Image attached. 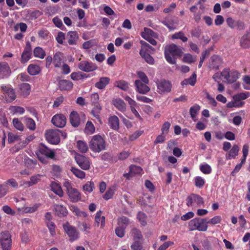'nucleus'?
I'll list each match as a JSON object with an SVG mask.
<instances>
[{"label": "nucleus", "mask_w": 250, "mask_h": 250, "mask_svg": "<svg viewBox=\"0 0 250 250\" xmlns=\"http://www.w3.org/2000/svg\"><path fill=\"white\" fill-rule=\"evenodd\" d=\"M89 146L91 151L95 153H100L106 149V145L104 139L99 135L92 136L89 143Z\"/></svg>", "instance_id": "nucleus-1"}, {"label": "nucleus", "mask_w": 250, "mask_h": 250, "mask_svg": "<svg viewBox=\"0 0 250 250\" xmlns=\"http://www.w3.org/2000/svg\"><path fill=\"white\" fill-rule=\"evenodd\" d=\"M207 219H202L196 217L188 222V228L190 230H198L200 231H206L208 229Z\"/></svg>", "instance_id": "nucleus-2"}, {"label": "nucleus", "mask_w": 250, "mask_h": 250, "mask_svg": "<svg viewBox=\"0 0 250 250\" xmlns=\"http://www.w3.org/2000/svg\"><path fill=\"white\" fill-rule=\"evenodd\" d=\"M186 205L192 209H196V208L204 206L205 201L202 196L192 193L187 197Z\"/></svg>", "instance_id": "nucleus-3"}, {"label": "nucleus", "mask_w": 250, "mask_h": 250, "mask_svg": "<svg viewBox=\"0 0 250 250\" xmlns=\"http://www.w3.org/2000/svg\"><path fill=\"white\" fill-rule=\"evenodd\" d=\"M63 135L62 133L58 129H49L45 133V139L50 144L57 145L60 142V136Z\"/></svg>", "instance_id": "nucleus-4"}, {"label": "nucleus", "mask_w": 250, "mask_h": 250, "mask_svg": "<svg viewBox=\"0 0 250 250\" xmlns=\"http://www.w3.org/2000/svg\"><path fill=\"white\" fill-rule=\"evenodd\" d=\"M0 246L2 250H11L12 249V237L8 231L0 234Z\"/></svg>", "instance_id": "nucleus-5"}, {"label": "nucleus", "mask_w": 250, "mask_h": 250, "mask_svg": "<svg viewBox=\"0 0 250 250\" xmlns=\"http://www.w3.org/2000/svg\"><path fill=\"white\" fill-rule=\"evenodd\" d=\"M63 186L66 188L67 195L71 201L76 202L81 199L80 193L77 189L72 187L71 183L66 181L63 183Z\"/></svg>", "instance_id": "nucleus-6"}, {"label": "nucleus", "mask_w": 250, "mask_h": 250, "mask_svg": "<svg viewBox=\"0 0 250 250\" xmlns=\"http://www.w3.org/2000/svg\"><path fill=\"white\" fill-rule=\"evenodd\" d=\"M221 75L229 83H232L237 81L240 74L237 70L230 71L229 68H225L221 72Z\"/></svg>", "instance_id": "nucleus-7"}, {"label": "nucleus", "mask_w": 250, "mask_h": 250, "mask_svg": "<svg viewBox=\"0 0 250 250\" xmlns=\"http://www.w3.org/2000/svg\"><path fill=\"white\" fill-rule=\"evenodd\" d=\"M75 160L79 167L83 170L90 168L91 162L88 158L80 154H77L75 157Z\"/></svg>", "instance_id": "nucleus-8"}, {"label": "nucleus", "mask_w": 250, "mask_h": 250, "mask_svg": "<svg viewBox=\"0 0 250 250\" xmlns=\"http://www.w3.org/2000/svg\"><path fill=\"white\" fill-rule=\"evenodd\" d=\"M1 88L7 102H11L16 99L15 92L10 86L2 85Z\"/></svg>", "instance_id": "nucleus-9"}, {"label": "nucleus", "mask_w": 250, "mask_h": 250, "mask_svg": "<svg viewBox=\"0 0 250 250\" xmlns=\"http://www.w3.org/2000/svg\"><path fill=\"white\" fill-rule=\"evenodd\" d=\"M63 229L65 232L70 237V240L73 241L77 239L79 237V233L76 229L71 226L68 223H66L63 225Z\"/></svg>", "instance_id": "nucleus-10"}, {"label": "nucleus", "mask_w": 250, "mask_h": 250, "mask_svg": "<svg viewBox=\"0 0 250 250\" xmlns=\"http://www.w3.org/2000/svg\"><path fill=\"white\" fill-rule=\"evenodd\" d=\"M78 68L83 71L89 72L96 70L97 66L91 62L82 61L78 64Z\"/></svg>", "instance_id": "nucleus-11"}, {"label": "nucleus", "mask_w": 250, "mask_h": 250, "mask_svg": "<svg viewBox=\"0 0 250 250\" xmlns=\"http://www.w3.org/2000/svg\"><path fill=\"white\" fill-rule=\"evenodd\" d=\"M157 91L159 93H164L169 92L171 90V83L170 82L165 80H162L156 82Z\"/></svg>", "instance_id": "nucleus-12"}, {"label": "nucleus", "mask_w": 250, "mask_h": 250, "mask_svg": "<svg viewBox=\"0 0 250 250\" xmlns=\"http://www.w3.org/2000/svg\"><path fill=\"white\" fill-rule=\"evenodd\" d=\"M51 122L56 127L62 128L66 125V119L63 115L57 114L52 117Z\"/></svg>", "instance_id": "nucleus-13"}, {"label": "nucleus", "mask_w": 250, "mask_h": 250, "mask_svg": "<svg viewBox=\"0 0 250 250\" xmlns=\"http://www.w3.org/2000/svg\"><path fill=\"white\" fill-rule=\"evenodd\" d=\"M31 56L32 47L30 43L28 42H26V46L21 54V62L22 63H26L31 58Z\"/></svg>", "instance_id": "nucleus-14"}, {"label": "nucleus", "mask_w": 250, "mask_h": 250, "mask_svg": "<svg viewBox=\"0 0 250 250\" xmlns=\"http://www.w3.org/2000/svg\"><path fill=\"white\" fill-rule=\"evenodd\" d=\"M79 39L78 33L76 31H69L66 35V40L70 45H77Z\"/></svg>", "instance_id": "nucleus-15"}, {"label": "nucleus", "mask_w": 250, "mask_h": 250, "mask_svg": "<svg viewBox=\"0 0 250 250\" xmlns=\"http://www.w3.org/2000/svg\"><path fill=\"white\" fill-rule=\"evenodd\" d=\"M136 91L142 94H146L150 91L149 87L141 80H136L134 83Z\"/></svg>", "instance_id": "nucleus-16"}, {"label": "nucleus", "mask_w": 250, "mask_h": 250, "mask_svg": "<svg viewBox=\"0 0 250 250\" xmlns=\"http://www.w3.org/2000/svg\"><path fill=\"white\" fill-rule=\"evenodd\" d=\"M80 117L85 118V115L81 113L80 114L75 111L71 112L69 116L70 122L72 126L77 127L80 124Z\"/></svg>", "instance_id": "nucleus-17"}, {"label": "nucleus", "mask_w": 250, "mask_h": 250, "mask_svg": "<svg viewBox=\"0 0 250 250\" xmlns=\"http://www.w3.org/2000/svg\"><path fill=\"white\" fill-rule=\"evenodd\" d=\"M222 63V60L218 55L212 56L209 60L208 66L211 69H218Z\"/></svg>", "instance_id": "nucleus-18"}, {"label": "nucleus", "mask_w": 250, "mask_h": 250, "mask_svg": "<svg viewBox=\"0 0 250 250\" xmlns=\"http://www.w3.org/2000/svg\"><path fill=\"white\" fill-rule=\"evenodd\" d=\"M11 73V69L6 62H0V79L8 77Z\"/></svg>", "instance_id": "nucleus-19"}, {"label": "nucleus", "mask_w": 250, "mask_h": 250, "mask_svg": "<svg viewBox=\"0 0 250 250\" xmlns=\"http://www.w3.org/2000/svg\"><path fill=\"white\" fill-rule=\"evenodd\" d=\"M39 152L45 155L46 157L54 159L55 157V152L46 147L44 145L41 144L39 146Z\"/></svg>", "instance_id": "nucleus-20"}, {"label": "nucleus", "mask_w": 250, "mask_h": 250, "mask_svg": "<svg viewBox=\"0 0 250 250\" xmlns=\"http://www.w3.org/2000/svg\"><path fill=\"white\" fill-rule=\"evenodd\" d=\"M63 62V55L60 52H56L53 57V64L55 67H60Z\"/></svg>", "instance_id": "nucleus-21"}, {"label": "nucleus", "mask_w": 250, "mask_h": 250, "mask_svg": "<svg viewBox=\"0 0 250 250\" xmlns=\"http://www.w3.org/2000/svg\"><path fill=\"white\" fill-rule=\"evenodd\" d=\"M110 78L107 77H101L98 82L95 83V86L99 89H103L109 84Z\"/></svg>", "instance_id": "nucleus-22"}, {"label": "nucleus", "mask_w": 250, "mask_h": 250, "mask_svg": "<svg viewBox=\"0 0 250 250\" xmlns=\"http://www.w3.org/2000/svg\"><path fill=\"white\" fill-rule=\"evenodd\" d=\"M112 104L120 111L124 112L126 110V104L122 99H114L112 100Z\"/></svg>", "instance_id": "nucleus-23"}, {"label": "nucleus", "mask_w": 250, "mask_h": 250, "mask_svg": "<svg viewBox=\"0 0 250 250\" xmlns=\"http://www.w3.org/2000/svg\"><path fill=\"white\" fill-rule=\"evenodd\" d=\"M54 209L56 214L59 216H65L67 214L68 211L66 208L61 205H54Z\"/></svg>", "instance_id": "nucleus-24"}, {"label": "nucleus", "mask_w": 250, "mask_h": 250, "mask_svg": "<svg viewBox=\"0 0 250 250\" xmlns=\"http://www.w3.org/2000/svg\"><path fill=\"white\" fill-rule=\"evenodd\" d=\"M108 124L110 127L114 130H117L119 128V120L117 116H112L108 119Z\"/></svg>", "instance_id": "nucleus-25"}, {"label": "nucleus", "mask_w": 250, "mask_h": 250, "mask_svg": "<svg viewBox=\"0 0 250 250\" xmlns=\"http://www.w3.org/2000/svg\"><path fill=\"white\" fill-rule=\"evenodd\" d=\"M30 85L27 83H22L20 85V92L23 97H26L30 94Z\"/></svg>", "instance_id": "nucleus-26"}, {"label": "nucleus", "mask_w": 250, "mask_h": 250, "mask_svg": "<svg viewBox=\"0 0 250 250\" xmlns=\"http://www.w3.org/2000/svg\"><path fill=\"white\" fill-rule=\"evenodd\" d=\"M140 54L141 57L145 59L146 62L149 64L154 63V60L144 48H141L140 51Z\"/></svg>", "instance_id": "nucleus-27"}, {"label": "nucleus", "mask_w": 250, "mask_h": 250, "mask_svg": "<svg viewBox=\"0 0 250 250\" xmlns=\"http://www.w3.org/2000/svg\"><path fill=\"white\" fill-rule=\"evenodd\" d=\"M40 206V204H36L32 207H24L22 208H18V211L20 212L28 213L35 212Z\"/></svg>", "instance_id": "nucleus-28"}, {"label": "nucleus", "mask_w": 250, "mask_h": 250, "mask_svg": "<svg viewBox=\"0 0 250 250\" xmlns=\"http://www.w3.org/2000/svg\"><path fill=\"white\" fill-rule=\"evenodd\" d=\"M184 48L181 46H178L175 44L173 43V63H175L174 57H181L182 56L184 51Z\"/></svg>", "instance_id": "nucleus-29"}, {"label": "nucleus", "mask_w": 250, "mask_h": 250, "mask_svg": "<svg viewBox=\"0 0 250 250\" xmlns=\"http://www.w3.org/2000/svg\"><path fill=\"white\" fill-rule=\"evenodd\" d=\"M239 151V148L238 145H234L230 149L228 154L226 155V158L228 160H230L232 158H234L238 155Z\"/></svg>", "instance_id": "nucleus-30"}, {"label": "nucleus", "mask_w": 250, "mask_h": 250, "mask_svg": "<svg viewBox=\"0 0 250 250\" xmlns=\"http://www.w3.org/2000/svg\"><path fill=\"white\" fill-rule=\"evenodd\" d=\"M143 169L141 167L137 166H131L130 167V171L128 173L124 174L125 177L129 178L130 176L133 175L134 174H140Z\"/></svg>", "instance_id": "nucleus-31"}, {"label": "nucleus", "mask_w": 250, "mask_h": 250, "mask_svg": "<svg viewBox=\"0 0 250 250\" xmlns=\"http://www.w3.org/2000/svg\"><path fill=\"white\" fill-rule=\"evenodd\" d=\"M76 147L78 150L82 153H86L88 149L86 143L81 140H79L77 142Z\"/></svg>", "instance_id": "nucleus-32"}, {"label": "nucleus", "mask_w": 250, "mask_h": 250, "mask_svg": "<svg viewBox=\"0 0 250 250\" xmlns=\"http://www.w3.org/2000/svg\"><path fill=\"white\" fill-rule=\"evenodd\" d=\"M51 188L55 194L60 197H62L63 195V192L61 187L56 182H52L50 185Z\"/></svg>", "instance_id": "nucleus-33"}, {"label": "nucleus", "mask_w": 250, "mask_h": 250, "mask_svg": "<svg viewBox=\"0 0 250 250\" xmlns=\"http://www.w3.org/2000/svg\"><path fill=\"white\" fill-rule=\"evenodd\" d=\"M165 57L166 60L170 64L172 63V45L169 44L165 46L164 49Z\"/></svg>", "instance_id": "nucleus-34"}, {"label": "nucleus", "mask_w": 250, "mask_h": 250, "mask_svg": "<svg viewBox=\"0 0 250 250\" xmlns=\"http://www.w3.org/2000/svg\"><path fill=\"white\" fill-rule=\"evenodd\" d=\"M72 83L68 80H62L59 82V86L62 90H70L73 87Z\"/></svg>", "instance_id": "nucleus-35"}, {"label": "nucleus", "mask_w": 250, "mask_h": 250, "mask_svg": "<svg viewBox=\"0 0 250 250\" xmlns=\"http://www.w3.org/2000/svg\"><path fill=\"white\" fill-rule=\"evenodd\" d=\"M27 70L31 75H36L41 71L40 67L34 64H31L28 66Z\"/></svg>", "instance_id": "nucleus-36"}, {"label": "nucleus", "mask_w": 250, "mask_h": 250, "mask_svg": "<svg viewBox=\"0 0 250 250\" xmlns=\"http://www.w3.org/2000/svg\"><path fill=\"white\" fill-rule=\"evenodd\" d=\"M250 95V94L249 92L240 93L239 94L234 95L233 99L236 101L237 104H240V102H242V100L247 99Z\"/></svg>", "instance_id": "nucleus-37"}, {"label": "nucleus", "mask_w": 250, "mask_h": 250, "mask_svg": "<svg viewBox=\"0 0 250 250\" xmlns=\"http://www.w3.org/2000/svg\"><path fill=\"white\" fill-rule=\"evenodd\" d=\"M131 236L134 241H139L143 239V235L141 231L136 228H133L131 231Z\"/></svg>", "instance_id": "nucleus-38"}, {"label": "nucleus", "mask_w": 250, "mask_h": 250, "mask_svg": "<svg viewBox=\"0 0 250 250\" xmlns=\"http://www.w3.org/2000/svg\"><path fill=\"white\" fill-rule=\"evenodd\" d=\"M241 46L243 47H250V34H245L240 40Z\"/></svg>", "instance_id": "nucleus-39"}, {"label": "nucleus", "mask_w": 250, "mask_h": 250, "mask_svg": "<svg viewBox=\"0 0 250 250\" xmlns=\"http://www.w3.org/2000/svg\"><path fill=\"white\" fill-rule=\"evenodd\" d=\"M115 86L124 91H127L129 89L128 83L124 80L116 82Z\"/></svg>", "instance_id": "nucleus-40"}, {"label": "nucleus", "mask_w": 250, "mask_h": 250, "mask_svg": "<svg viewBox=\"0 0 250 250\" xmlns=\"http://www.w3.org/2000/svg\"><path fill=\"white\" fill-rule=\"evenodd\" d=\"M95 222L98 225L101 223V226L102 228H103L105 225V217L104 216H102V212L101 211H98L95 217Z\"/></svg>", "instance_id": "nucleus-41"}, {"label": "nucleus", "mask_w": 250, "mask_h": 250, "mask_svg": "<svg viewBox=\"0 0 250 250\" xmlns=\"http://www.w3.org/2000/svg\"><path fill=\"white\" fill-rule=\"evenodd\" d=\"M200 109L201 106L197 104L191 106L189 108V113L192 119L195 118Z\"/></svg>", "instance_id": "nucleus-42"}, {"label": "nucleus", "mask_w": 250, "mask_h": 250, "mask_svg": "<svg viewBox=\"0 0 250 250\" xmlns=\"http://www.w3.org/2000/svg\"><path fill=\"white\" fill-rule=\"evenodd\" d=\"M34 56L40 59H43L45 56V51L40 47H36L33 51Z\"/></svg>", "instance_id": "nucleus-43"}, {"label": "nucleus", "mask_w": 250, "mask_h": 250, "mask_svg": "<svg viewBox=\"0 0 250 250\" xmlns=\"http://www.w3.org/2000/svg\"><path fill=\"white\" fill-rule=\"evenodd\" d=\"M24 123L28 129L31 130H34L36 129V124L32 119L24 117Z\"/></svg>", "instance_id": "nucleus-44"}, {"label": "nucleus", "mask_w": 250, "mask_h": 250, "mask_svg": "<svg viewBox=\"0 0 250 250\" xmlns=\"http://www.w3.org/2000/svg\"><path fill=\"white\" fill-rule=\"evenodd\" d=\"M194 182L195 187H198V188H203L205 184L206 181L204 178L201 177V176H198L194 178Z\"/></svg>", "instance_id": "nucleus-45"}, {"label": "nucleus", "mask_w": 250, "mask_h": 250, "mask_svg": "<svg viewBox=\"0 0 250 250\" xmlns=\"http://www.w3.org/2000/svg\"><path fill=\"white\" fill-rule=\"evenodd\" d=\"M95 130V128L93 124L90 121H88L84 128V132L87 134H92Z\"/></svg>", "instance_id": "nucleus-46"}, {"label": "nucleus", "mask_w": 250, "mask_h": 250, "mask_svg": "<svg viewBox=\"0 0 250 250\" xmlns=\"http://www.w3.org/2000/svg\"><path fill=\"white\" fill-rule=\"evenodd\" d=\"M71 171L74 174V175H75L77 177L79 178L83 179L85 176V172L78 168L72 167L71 168Z\"/></svg>", "instance_id": "nucleus-47"}, {"label": "nucleus", "mask_w": 250, "mask_h": 250, "mask_svg": "<svg viewBox=\"0 0 250 250\" xmlns=\"http://www.w3.org/2000/svg\"><path fill=\"white\" fill-rule=\"evenodd\" d=\"M129 219L126 217L123 216L118 219V225L125 229L129 225Z\"/></svg>", "instance_id": "nucleus-48"}, {"label": "nucleus", "mask_w": 250, "mask_h": 250, "mask_svg": "<svg viewBox=\"0 0 250 250\" xmlns=\"http://www.w3.org/2000/svg\"><path fill=\"white\" fill-rule=\"evenodd\" d=\"M8 142L9 144L13 143L15 141H19L21 140L20 137L17 134L12 132H8Z\"/></svg>", "instance_id": "nucleus-49"}, {"label": "nucleus", "mask_w": 250, "mask_h": 250, "mask_svg": "<svg viewBox=\"0 0 250 250\" xmlns=\"http://www.w3.org/2000/svg\"><path fill=\"white\" fill-rule=\"evenodd\" d=\"M13 125L15 128L22 131L24 129V125L18 118H14L12 121Z\"/></svg>", "instance_id": "nucleus-50"}, {"label": "nucleus", "mask_w": 250, "mask_h": 250, "mask_svg": "<svg viewBox=\"0 0 250 250\" xmlns=\"http://www.w3.org/2000/svg\"><path fill=\"white\" fill-rule=\"evenodd\" d=\"M58 9L56 6H48L45 8V13L46 15L51 16L55 14L57 12Z\"/></svg>", "instance_id": "nucleus-51"}, {"label": "nucleus", "mask_w": 250, "mask_h": 250, "mask_svg": "<svg viewBox=\"0 0 250 250\" xmlns=\"http://www.w3.org/2000/svg\"><path fill=\"white\" fill-rule=\"evenodd\" d=\"M11 112L13 114H22L24 112V109L21 106H12L10 107Z\"/></svg>", "instance_id": "nucleus-52"}, {"label": "nucleus", "mask_w": 250, "mask_h": 250, "mask_svg": "<svg viewBox=\"0 0 250 250\" xmlns=\"http://www.w3.org/2000/svg\"><path fill=\"white\" fill-rule=\"evenodd\" d=\"M154 34V32L151 29L145 27L144 31L141 33V36L144 39H148V37H151Z\"/></svg>", "instance_id": "nucleus-53"}, {"label": "nucleus", "mask_w": 250, "mask_h": 250, "mask_svg": "<svg viewBox=\"0 0 250 250\" xmlns=\"http://www.w3.org/2000/svg\"><path fill=\"white\" fill-rule=\"evenodd\" d=\"M200 169L203 173L209 174L212 171V168L209 165L206 163L205 164L201 165Z\"/></svg>", "instance_id": "nucleus-54"}, {"label": "nucleus", "mask_w": 250, "mask_h": 250, "mask_svg": "<svg viewBox=\"0 0 250 250\" xmlns=\"http://www.w3.org/2000/svg\"><path fill=\"white\" fill-rule=\"evenodd\" d=\"M137 74L138 78L145 83H148L149 80L146 74L143 71H137Z\"/></svg>", "instance_id": "nucleus-55"}, {"label": "nucleus", "mask_w": 250, "mask_h": 250, "mask_svg": "<svg viewBox=\"0 0 250 250\" xmlns=\"http://www.w3.org/2000/svg\"><path fill=\"white\" fill-rule=\"evenodd\" d=\"M81 72H75L71 74V78L74 81H78L84 78V75Z\"/></svg>", "instance_id": "nucleus-56"}, {"label": "nucleus", "mask_w": 250, "mask_h": 250, "mask_svg": "<svg viewBox=\"0 0 250 250\" xmlns=\"http://www.w3.org/2000/svg\"><path fill=\"white\" fill-rule=\"evenodd\" d=\"M40 180V175H35L32 176L30 181L26 182L25 184L27 185L28 187H30L37 184Z\"/></svg>", "instance_id": "nucleus-57"}, {"label": "nucleus", "mask_w": 250, "mask_h": 250, "mask_svg": "<svg viewBox=\"0 0 250 250\" xmlns=\"http://www.w3.org/2000/svg\"><path fill=\"white\" fill-rule=\"evenodd\" d=\"M137 218L142 225L145 226L146 224V216L144 213L139 212L137 215Z\"/></svg>", "instance_id": "nucleus-58"}, {"label": "nucleus", "mask_w": 250, "mask_h": 250, "mask_svg": "<svg viewBox=\"0 0 250 250\" xmlns=\"http://www.w3.org/2000/svg\"><path fill=\"white\" fill-rule=\"evenodd\" d=\"M130 247L131 250H144L142 243L139 241H134Z\"/></svg>", "instance_id": "nucleus-59"}, {"label": "nucleus", "mask_w": 250, "mask_h": 250, "mask_svg": "<svg viewBox=\"0 0 250 250\" xmlns=\"http://www.w3.org/2000/svg\"><path fill=\"white\" fill-rule=\"evenodd\" d=\"M65 39L66 40V35H65V34L61 31L59 32L56 37V40L57 42L61 44H63L64 40Z\"/></svg>", "instance_id": "nucleus-60"}, {"label": "nucleus", "mask_w": 250, "mask_h": 250, "mask_svg": "<svg viewBox=\"0 0 250 250\" xmlns=\"http://www.w3.org/2000/svg\"><path fill=\"white\" fill-rule=\"evenodd\" d=\"M211 50V49H207L204 51L203 53H202V55L200 58V62L198 64V66L199 68L201 67L206 57H207V56H208L210 54Z\"/></svg>", "instance_id": "nucleus-61"}, {"label": "nucleus", "mask_w": 250, "mask_h": 250, "mask_svg": "<svg viewBox=\"0 0 250 250\" xmlns=\"http://www.w3.org/2000/svg\"><path fill=\"white\" fill-rule=\"evenodd\" d=\"M94 188V184L93 182H87L83 186V189L87 192H91Z\"/></svg>", "instance_id": "nucleus-62"}, {"label": "nucleus", "mask_w": 250, "mask_h": 250, "mask_svg": "<svg viewBox=\"0 0 250 250\" xmlns=\"http://www.w3.org/2000/svg\"><path fill=\"white\" fill-rule=\"evenodd\" d=\"M101 109L102 107L100 104H96L91 111V113L94 117L97 118L99 116Z\"/></svg>", "instance_id": "nucleus-63"}, {"label": "nucleus", "mask_w": 250, "mask_h": 250, "mask_svg": "<svg viewBox=\"0 0 250 250\" xmlns=\"http://www.w3.org/2000/svg\"><path fill=\"white\" fill-rule=\"evenodd\" d=\"M174 38L175 39H180L183 42L188 41V38L185 36L183 32H178V33L173 34V39H174Z\"/></svg>", "instance_id": "nucleus-64"}]
</instances>
